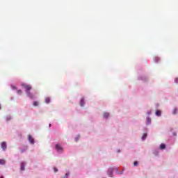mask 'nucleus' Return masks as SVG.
I'll return each instance as SVG.
<instances>
[{
  "instance_id": "0eeeda50",
  "label": "nucleus",
  "mask_w": 178,
  "mask_h": 178,
  "mask_svg": "<svg viewBox=\"0 0 178 178\" xmlns=\"http://www.w3.org/2000/svg\"><path fill=\"white\" fill-rule=\"evenodd\" d=\"M24 166H25L24 162H22L21 163V168H20L21 170H24V169H25Z\"/></svg>"
},
{
  "instance_id": "4468645a",
  "label": "nucleus",
  "mask_w": 178,
  "mask_h": 178,
  "mask_svg": "<svg viewBox=\"0 0 178 178\" xmlns=\"http://www.w3.org/2000/svg\"><path fill=\"white\" fill-rule=\"evenodd\" d=\"M172 113H173V115H176V113H177V108H174Z\"/></svg>"
},
{
  "instance_id": "f3484780",
  "label": "nucleus",
  "mask_w": 178,
  "mask_h": 178,
  "mask_svg": "<svg viewBox=\"0 0 178 178\" xmlns=\"http://www.w3.org/2000/svg\"><path fill=\"white\" fill-rule=\"evenodd\" d=\"M22 93L23 92L22 91V90H17V94H19V95H22Z\"/></svg>"
},
{
  "instance_id": "20e7f679",
  "label": "nucleus",
  "mask_w": 178,
  "mask_h": 178,
  "mask_svg": "<svg viewBox=\"0 0 178 178\" xmlns=\"http://www.w3.org/2000/svg\"><path fill=\"white\" fill-rule=\"evenodd\" d=\"M28 140L31 143V144H34V138H33V136H31V135L28 136Z\"/></svg>"
},
{
  "instance_id": "a878e982",
  "label": "nucleus",
  "mask_w": 178,
  "mask_h": 178,
  "mask_svg": "<svg viewBox=\"0 0 178 178\" xmlns=\"http://www.w3.org/2000/svg\"><path fill=\"white\" fill-rule=\"evenodd\" d=\"M13 88H16V87L14 86Z\"/></svg>"
},
{
  "instance_id": "b1692460",
  "label": "nucleus",
  "mask_w": 178,
  "mask_h": 178,
  "mask_svg": "<svg viewBox=\"0 0 178 178\" xmlns=\"http://www.w3.org/2000/svg\"><path fill=\"white\" fill-rule=\"evenodd\" d=\"M79 138H76V141H78Z\"/></svg>"
},
{
  "instance_id": "423d86ee",
  "label": "nucleus",
  "mask_w": 178,
  "mask_h": 178,
  "mask_svg": "<svg viewBox=\"0 0 178 178\" xmlns=\"http://www.w3.org/2000/svg\"><path fill=\"white\" fill-rule=\"evenodd\" d=\"M165 148H166V145L165 144L162 143L160 145V149H165Z\"/></svg>"
},
{
  "instance_id": "6ab92c4d",
  "label": "nucleus",
  "mask_w": 178,
  "mask_h": 178,
  "mask_svg": "<svg viewBox=\"0 0 178 178\" xmlns=\"http://www.w3.org/2000/svg\"><path fill=\"white\" fill-rule=\"evenodd\" d=\"M134 166H138V162L134 161Z\"/></svg>"
},
{
  "instance_id": "ddd939ff",
  "label": "nucleus",
  "mask_w": 178,
  "mask_h": 178,
  "mask_svg": "<svg viewBox=\"0 0 178 178\" xmlns=\"http://www.w3.org/2000/svg\"><path fill=\"white\" fill-rule=\"evenodd\" d=\"M151 123V118H147V124H149Z\"/></svg>"
},
{
  "instance_id": "f8f14e48",
  "label": "nucleus",
  "mask_w": 178,
  "mask_h": 178,
  "mask_svg": "<svg viewBox=\"0 0 178 178\" xmlns=\"http://www.w3.org/2000/svg\"><path fill=\"white\" fill-rule=\"evenodd\" d=\"M6 161L3 159H0V165H5Z\"/></svg>"
},
{
  "instance_id": "cd10ccee",
  "label": "nucleus",
  "mask_w": 178,
  "mask_h": 178,
  "mask_svg": "<svg viewBox=\"0 0 178 178\" xmlns=\"http://www.w3.org/2000/svg\"><path fill=\"white\" fill-rule=\"evenodd\" d=\"M0 109H1V105H0Z\"/></svg>"
},
{
  "instance_id": "4be33fe9",
  "label": "nucleus",
  "mask_w": 178,
  "mask_h": 178,
  "mask_svg": "<svg viewBox=\"0 0 178 178\" xmlns=\"http://www.w3.org/2000/svg\"><path fill=\"white\" fill-rule=\"evenodd\" d=\"M69 175H70L69 172L66 173L65 175V178H67V177L69 176Z\"/></svg>"
},
{
  "instance_id": "9d476101",
  "label": "nucleus",
  "mask_w": 178,
  "mask_h": 178,
  "mask_svg": "<svg viewBox=\"0 0 178 178\" xmlns=\"http://www.w3.org/2000/svg\"><path fill=\"white\" fill-rule=\"evenodd\" d=\"M45 102L46 104H49V102H51V99H49V97H46Z\"/></svg>"
},
{
  "instance_id": "6e6552de",
  "label": "nucleus",
  "mask_w": 178,
  "mask_h": 178,
  "mask_svg": "<svg viewBox=\"0 0 178 178\" xmlns=\"http://www.w3.org/2000/svg\"><path fill=\"white\" fill-rule=\"evenodd\" d=\"M81 106H84V98H82L80 101Z\"/></svg>"
},
{
  "instance_id": "7ed1b4c3",
  "label": "nucleus",
  "mask_w": 178,
  "mask_h": 178,
  "mask_svg": "<svg viewBox=\"0 0 178 178\" xmlns=\"http://www.w3.org/2000/svg\"><path fill=\"white\" fill-rule=\"evenodd\" d=\"M1 148L3 151H6V148H8V145H6V142L1 143Z\"/></svg>"
},
{
  "instance_id": "a211bd4d",
  "label": "nucleus",
  "mask_w": 178,
  "mask_h": 178,
  "mask_svg": "<svg viewBox=\"0 0 178 178\" xmlns=\"http://www.w3.org/2000/svg\"><path fill=\"white\" fill-rule=\"evenodd\" d=\"M33 106H38V102H33Z\"/></svg>"
},
{
  "instance_id": "39448f33",
  "label": "nucleus",
  "mask_w": 178,
  "mask_h": 178,
  "mask_svg": "<svg viewBox=\"0 0 178 178\" xmlns=\"http://www.w3.org/2000/svg\"><path fill=\"white\" fill-rule=\"evenodd\" d=\"M113 172V168H109L108 171V175L110 177H112V173Z\"/></svg>"
},
{
  "instance_id": "2eb2a0df",
  "label": "nucleus",
  "mask_w": 178,
  "mask_h": 178,
  "mask_svg": "<svg viewBox=\"0 0 178 178\" xmlns=\"http://www.w3.org/2000/svg\"><path fill=\"white\" fill-rule=\"evenodd\" d=\"M28 97L31 98V99H33V98H34V96L32 94H31L30 92H29V95H28Z\"/></svg>"
},
{
  "instance_id": "5701e85b",
  "label": "nucleus",
  "mask_w": 178,
  "mask_h": 178,
  "mask_svg": "<svg viewBox=\"0 0 178 178\" xmlns=\"http://www.w3.org/2000/svg\"><path fill=\"white\" fill-rule=\"evenodd\" d=\"M54 172L56 173V172H58V170L56 168H54Z\"/></svg>"
},
{
  "instance_id": "f03ea898",
  "label": "nucleus",
  "mask_w": 178,
  "mask_h": 178,
  "mask_svg": "<svg viewBox=\"0 0 178 178\" xmlns=\"http://www.w3.org/2000/svg\"><path fill=\"white\" fill-rule=\"evenodd\" d=\"M56 149L58 152H60V151H63V147H62V146H60V145L57 144V145H56Z\"/></svg>"
},
{
  "instance_id": "aec40b11",
  "label": "nucleus",
  "mask_w": 178,
  "mask_h": 178,
  "mask_svg": "<svg viewBox=\"0 0 178 178\" xmlns=\"http://www.w3.org/2000/svg\"><path fill=\"white\" fill-rule=\"evenodd\" d=\"M154 60H155V62H158L159 60V58L155 57Z\"/></svg>"
},
{
  "instance_id": "1a4fd4ad",
  "label": "nucleus",
  "mask_w": 178,
  "mask_h": 178,
  "mask_svg": "<svg viewBox=\"0 0 178 178\" xmlns=\"http://www.w3.org/2000/svg\"><path fill=\"white\" fill-rule=\"evenodd\" d=\"M104 118L105 119H108V118H109V113H104Z\"/></svg>"
},
{
  "instance_id": "9b49d317",
  "label": "nucleus",
  "mask_w": 178,
  "mask_h": 178,
  "mask_svg": "<svg viewBox=\"0 0 178 178\" xmlns=\"http://www.w3.org/2000/svg\"><path fill=\"white\" fill-rule=\"evenodd\" d=\"M156 116H161V111L160 110H157L156 111Z\"/></svg>"
},
{
  "instance_id": "393cba45",
  "label": "nucleus",
  "mask_w": 178,
  "mask_h": 178,
  "mask_svg": "<svg viewBox=\"0 0 178 178\" xmlns=\"http://www.w3.org/2000/svg\"><path fill=\"white\" fill-rule=\"evenodd\" d=\"M51 124H49V127H51Z\"/></svg>"
},
{
  "instance_id": "bb28decb",
  "label": "nucleus",
  "mask_w": 178,
  "mask_h": 178,
  "mask_svg": "<svg viewBox=\"0 0 178 178\" xmlns=\"http://www.w3.org/2000/svg\"><path fill=\"white\" fill-rule=\"evenodd\" d=\"M0 178H3V177H0Z\"/></svg>"
},
{
  "instance_id": "f257e3e1",
  "label": "nucleus",
  "mask_w": 178,
  "mask_h": 178,
  "mask_svg": "<svg viewBox=\"0 0 178 178\" xmlns=\"http://www.w3.org/2000/svg\"><path fill=\"white\" fill-rule=\"evenodd\" d=\"M22 86L25 88L27 95L30 96V90H31V86L27 85L26 83H22Z\"/></svg>"
},
{
  "instance_id": "412c9836",
  "label": "nucleus",
  "mask_w": 178,
  "mask_h": 178,
  "mask_svg": "<svg viewBox=\"0 0 178 178\" xmlns=\"http://www.w3.org/2000/svg\"><path fill=\"white\" fill-rule=\"evenodd\" d=\"M175 82L176 83V84H178V78H175Z\"/></svg>"
},
{
  "instance_id": "dca6fc26",
  "label": "nucleus",
  "mask_w": 178,
  "mask_h": 178,
  "mask_svg": "<svg viewBox=\"0 0 178 178\" xmlns=\"http://www.w3.org/2000/svg\"><path fill=\"white\" fill-rule=\"evenodd\" d=\"M147 138V134H144L143 136H142L143 140H145Z\"/></svg>"
}]
</instances>
